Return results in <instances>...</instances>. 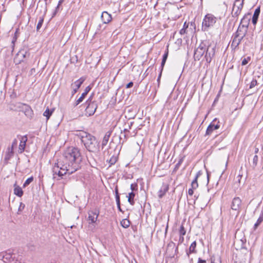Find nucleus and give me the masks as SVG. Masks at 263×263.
<instances>
[{"label":"nucleus","instance_id":"nucleus-31","mask_svg":"<svg viewBox=\"0 0 263 263\" xmlns=\"http://www.w3.org/2000/svg\"><path fill=\"white\" fill-rule=\"evenodd\" d=\"M33 181V177L32 176L28 178L24 182L23 184V187H25L28 186L30 183H31Z\"/></svg>","mask_w":263,"mask_h":263},{"label":"nucleus","instance_id":"nucleus-60","mask_svg":"<svg viewBox=\"0 0 263 263\" xmlns=\"http://www.w3.org/2000/svg\"><path fill=\"white\" fill-rule=\"evenodd\" d=\"M258 151H259V148L257 147H256L255 149V154L258 153Z\"/></svg>","mask_w":263,"mask_h":263},{"label":"nucleus","instance_id":"nucleus-3","mask_svg":"<svg viewBox=\"0 0 263 263\" xmlns=\"http://www.w3.org/2000/svg\"><path fill=\"white\" fill-rule=\"evenodd\" d=\"M215 45L212 46L210 44L206 47L203 43H201L194 51V58L195 60H200L205 52L204 58L206 62L210 63L215 55Z\"/></svg>","mask_w":263,"mask_h":263},{"label":"nucleus","instance_id":"nucleus-13","mask_svg":"<svg viewBox=\"0 0 263 263\" xmlns=\"http://www.w3.org/2000/svg\"><path fill=\"white\" fill-rule=\"evenodd\" d=\"M249 15L250 13L245 15L241 19L240 24L239 25H241V26H242V27H243L245 28V30H246L247 31L250 21V18L249 17Z\"/></svg>","mask_w":263,"mask_h":263},{"label":"nucleus","instance_id":"nucleus-17","mask_svg":"<svg viewBox=\"0 0 263 263\" xmlns=\"http://www.w3.org/2000/svg\"><path fill=\"white\" fill-rule=\"evenodd\" d=\"M112 131L109 130L105 134L101 144L102 149H103L104 146H106L108 142L109 139L111 135Z\"/></svg>","mask_w":263,"mask_h":263},{"label":"nucleus","instance_id":"nucleus-16","mask_svg":"<svg viewBox=\"0 0 263 263\" xmlns=\"http://www.w3.org/2000/svg\"><path fill=\"white\" fill-rule=\"evenodd\" d=\"M101 19L104 24H107L111 21L112 17L107 12L104 11L102 13Z\"/></svg>","mask_w":263,"mask_h":263},{"label":"nucleus","instance_id":"nucleus-43","mask_svg":"<svg viewBox=\"0 0 263 263\" xmlns=\"http://www.w3.org/2000/svg\"><path fill=\"white\" fill-rule=\"evenodd\" d=\"M91 87L88 86L85 88V91L83 92L85 95H87L88 92L90 90Z\"/></svg>","mask_w":263,"mask_h":263},{"label":"nucleus","instance_id":"nucleus-34","mask_svg":"<svg viewBox=\"0 0 263 263\" xmlns=\"http://www.w3.org/2000/svg\"><path fill=\"white\" fill-rule=\"evenodd\" d=\"M184 157H181L179 160L178 161V163L175 165L174 171H176L178 168H179L180 165L182 164V162L183 161Z\"/></svg>","mask_w":263,"mask_h":263},{"label":"nucleus","instance_id":"nucleus-54","mask_svg":"<svg viewBox=\"0 0 263 263\" xmlns=\"http://www.w3.org/2000/svg\"><path fill=\"white\" fill-rule=\"evenodd\" d=\"M185 28H183L182 29H181L180 30V33L181 34H183L185 33Z\"/></svg>","mask_w":263,"mask_h":263},{"label":"nucleus","instance_id":"nucleus-50","mask_svg":"<svg viewBox=\"0 0 263 263\" xmlns=\"http://www.w3.org/2000/svg\"><path fill=\"white\" fill-rule=\"evenodd\" d=\"M63 2H64V0H60L59 1L58 5L57 7H56V11H57L59 9L60 6L63 3Z\"/></svg>","mask_w":263,"mask_h":263},{"label":"nucleus","instance_id":"nucleus-11","mask_svg":"<svg viewBox=\"0 0 263 263\" xmlns=\"http://www.w3.org/2000/svg\"><path fill=\"white\" fill-rule=\"evenodd\" d=\"M14 144H16V140H15L13 142L12 147L11 148H8L7 152L5 156L4 161L5 164H7L8 161L10 159V158L13 156V145Z\"/></svg>","mask_w":263,"mask_h":263},{"label":"nucleus","instance_id":"nucleus-38","mask_svg":"<svg viewBox=\"0 0 263 263\" xmlns=\"http://www.w3.org/2000/svg\"><path fill=\"white\" fill-rule=\"evenodd\" d=\"M202 172L201 171H199L197 173L194 179L193 180V181L192 182L197 183V179H198V177H200L202 175Z\"/></svg>","mask_w":263,"mask_h":263},{"label":"nucleus","instance_id":"nucleus-41","mask_svg":"<svg viewBox=\"0 0 263 263\" xmlns=\"http://www.w3.org/2000/svg\"><path fill=\"white\" fill-rule=\"evenodd\" d=\"M25 205L22 202H20V206L18 209V214L19 212H22L25 208Z\"/></svg>","mask_w":263,"mask_h":263},{"label":"nucleus","instance_id":"nucleus-6","mask_svg":"<svg viewBox=\"0 0 263 263\" xmlns=\"http://www.w3.org/2000/svg\"><path fill=\"white\" fill-rule=\"evenodd\" d=\"M91 97L86 102L87 105L85 109V114L88 116L93 115L98 107L97 103L95 101H91Z\"/></svg>","mask_w":263,"mask_h":263},{"label":"nucleus","instance_id":"nucleus-5","mask_svg":"<svg viewBox=\"0 0 263 263\" xmlns=\"http://www.w3.org/2000/svg\"><path fill=\"white\" fill-rule=\"evenodd\" d=\"M217 18L213 14L208 13L205 15L202 22V30L207 31L208 28L213 27L216 23Z\"/></svg>","mask_w":263,"mask_h":263},{"label":"nucleus","instance_id":"nucleus-32","mask_svg":"<svg viewBox=\"0 0 263 263\" xmlns=\"http://www.w3.org/2000/svg\"><path fill=\"white\" fill-rule=\"evenodd\" d=\"M23 61V60L17 54L16 55V56L15 57V58L14 59V62L16 65L20 64Z\"/></svg>","mask_w":263,"mask_h":263},{"label":"nucleus","instance_id":"nucleus-22","mask_svg":"<svg viewBox=\"0 0 263 263\" xmlns=\"http://www.w3.org/2000/svg\"><path fill=\"white\" fill-rule=\"evenodd\" d=\"M3 258L6 259L7 261L11 262L13 260L14 257H13V254L10 253H6L5 255L3 256Z\"/></svg>","mask_w":263,"mask_h":263},{"label":"nucleus","instance_id":"nucleus-58","mask_svg":"<svg viewBox=\"0 0 263 263\" xmlns=\"http://www.w3.org/2000/svg\"><path fill=\"white\" fill-rule=\"evenodd\" d=\"M168 227V223H167V225H166V228H165V235H166V234L167 233V232Z\"/></svg>","mask_w":263,"mask_h":263},{"label":"nucleus","instance_id":"nucleus-42","mask_svg":"<svg viewBox=\"0 0 263 263\" xmlns=\"http://www.w3.org/2000/svg\"><path fill=\"white\" fill-rule=\"evenodd\" d=\"M257 81L256 80H253L250 84V88H252L253 87H255L257 85Z\"/></svg>","mask_w":263,"mask_h":263},{"label":"nucleus","instance_id":"nucleus-21","mask_svg":"<svg viewBox=\"0 0 263 263\" xmlns=\"http://www.w3.org/2000/svg\"><path fill=\"white\" fill-rule=\"evenodd\" d=\"M14 193L15 195L19 197H21L23 195V191L21 187L17 185L16 184L14 185Z\"/></svg>","mask_w":263,"mask_h":263},{"label":"nucleus","instance_id":"nucleus-45","mask_svg":"<svg viewBox=\"0 0 263 263\" xmlns=\"http://www.w3.org/2000/svg\"><path fill=\"white\" fill-rule=\"evenodd\" d=\"M133 85H134V83L133 82H130L129 83H128L126 86V88H131L133 86Z\"/></svg>","mask_w":263,"mask_h":263},{"label":"nucleus","instance_id":"nucleus-57","mask_svg":"<svg viewBox=\"0 0 263 263\" xmlns=\"http://www.w3.org/2000/svg\"><path fill=\"white\" fill-rule=\"evenodd\" d=\"M12 261H14L13 263H22L18 259H15L14 260V258H13V260H12Z\"/></svg>","mask_w":263,"mask_h":263},{"label":"nucleus","instance_id":"nucleus-27","mask_svg":"<svg viewBox=\"0 0 263 263\" xmlns=\"http://www.w3.org/2000/svg\"><path fill=\"white\" fill-rule=\"evenodd\" d=\"M52 112L53 110H50L48 107H47L43 113V116L46 117L47 120H48L50 117L51 116Z\"/></svg>","mask_w":263,"mask_h":263},{"label":"nucleus","instance_id":"nucleus-2","mask_svg":"<svg viewBox=\"0 0 263 263\" xmlns=\"http://www.w3.org/2000/svg\"><path fill=\"white\" fill-rule=\"evenodd\" d=\"M78 135L87 150L94 153L99 152L100 144L95 136L84 131L80 132Z\"/></svg>","mask_w":263,"mask_h":263},{"label":"nucleus","instance_id":"nucleus-14","mask_svg":"<svg viewBox=\"0 0 263 263\" xmlns=\"http://www.w3.org/2000/svg\"><path fill=\"white\" fill-rule=\"evenodd\" d=\"M216 121V119H215L212 123L208 126L206 131V135H210L214 130L217 129L219 128L220 125L217 123L215 124L214 122Z\"/></svg>","mask_w":263,"mask_h":263},{"label":"nucleus","instance_id":"nucleus-12","mask_svg":"<svg viewBox=\"0 0 263 263\" xmlns=\"http://www.w3.org/2000/svg\"><path fill=\"white\" fill-rule=\"evenodd\" d=\"M169 185L167 183H163L158 192V196L162 198L168 191Z\"/></svg>","mask_w":263,"mask_h":263},{"label":"nucleus","instance_id":"nucleus-47","mask_svg":"<svg viewBox=\"0 0 263 263\" xmlns=\"http://www.w3.org/2000/svg\"><path fill=\"white\" fill-rule=\"evenodd\" d=\"M243 1H244V0H242L240 4H239L238 6H236V7H239V8H240V10L241 11V10L242 9V7H243Z\"/></svg>","mask_w":263,"mask_h":263},{"label":"nucleus","instance_id":"nucleus-28","mask_svg":"<svg viewBox=\"0 0 263 263\" xmlns=\"http://www.w3.org/2000/svg\"><path fill=\"white\" fill-rule=\"evenodd\" d=\"M86 95H85L84 93H82L81 96L75 102L74 104V106H76L80 103H81L84 100V98L86 97Z\"/></svg>","mask_w":263,"mask_h":263},{"label":"nucleus","instance_id":"nucleus-1","mask_svg":"<svg viewBox=\"0 0 263 263\" xmlns=\"http://www.w3.org/2000/svg\"><path fill=\"white\" fill-rule=\"evenodd\" d=\"M82 159L78 148L68 147L63 154L62 160L55 163L52 168L53 178H56L55 175L61 178L66 173L71 174L78 170L81 167Z\"/></svg>","mask_w":263,"mask_h":263},{"label":"nucleus","instance_id":"nucleus-61","mask_svg":"<svg viewBox=\"0 0 263 263\" xmlns=\"http://www.w3.org/2000/svg\"><path fill=\"white\" fill-rule=\"evenodd\" d=\"M208 182L209 181V173L207 171Z\"/></svg>","mask_w":263,"mask_h":263},{"label":"nucleus","instance_id":"nucleus-36","mask_svg":"<svg viewBox=\"0 0 263 263\" xmlns=\"http://www.w3.org/2000/svg\"><path fill=\"white\" fill-rule=\"evenodd\" d=\"M117 157L116 156H112L110 158V159L108 161V162L109 163V166H111V165L115 164V163L117 162Z\"/></svg>","mask_w":263,"mask_h":263},{"label":"nucleus","instance_id":"nucleus-24","mask_svg":"<svg viewBox=\"0 0 263 263\" xmlns=\"http://www.w3.org/2000/svg\"><path fill=\"white\" fill-rule=\"evenodd\" d=\"M168 51H167L164 53V54L163 55V58H162V60L161 64V71L163 70L164 66L165 65V63L168 57Z\"/></svg>","mask_w":263,"mask_h":263},{"label":"nucleus","instance_id":"nucleus-48","mask_svg":"<svg viewBox=\"0 0 263 263\" xmlns=\"http://www.w3.org/2000/svg\"><path fill=\"white\" fill-rule=\"evenodd\" d=\"M116 200L117 204L120 203L119 195H118V194L116 195Z\"/></svg>","mask_w":263,"mask_h":263},{"label":"nucleus","instance_id":"nucleus-15","mask_svg":"<svg viewBox=\"0 0 263 263\" xmlns=\"http://www.w3.org/2000/svg\"><path fill=\"white\" fill-rule=\"evenodd\" d=\"M27 141V137L26 136L21 137L18 148V152L20 153H22L24 151Z\"/></svg>","mask_w":263,"mask_h":263},{"label":"nucleus","instance_id":"nucleus-10","mask_svg":"<svg viewBox=\"0 0 263 263\" xmlns=\"http://www.w3.org/2000/svg\"><path fill=\"white\" fill-rule=\"evenodd\" d=\"M99 212L97 210L91 211L88 212V220L89 223H95L97 220Z\"/></svg>","mask_w":263,"mask_h":263},{"label":"nucleus","instance_id":"nucleus-35","mask_svg":"<svg viewBox=\"0 0 263 263\" xmlns=\"http://www.w3.org/2000/svg\"><path fill=\"white\" fill-rule=\"evenodd\" d=\"M44 22V18L43 17H40L39 21L36 26V30L39 31V30L41 28L43 23Z\"/></svg>","mask_w":263,"mask_h":263},{"label":"nucleus","instance_id":"nucleus-40","mask_svg":"<svg viewBox=\"0 0 263 263\" xmlns=\"http://www.w3.org/2000/svg\"><path fill=\"white\" fill-rule=\"evenodd\" d=\"M250 60V57H247V58H244L242 60L241 65L242 66L246 65V64H248V63L249 62V61Z\"/></svg>","mask_w":263,"mask_h":263},{"label":"nucleus","instance_id":"nucleus-8","mask_svg":"<svg viewBox=\"0 0 263 263\" xmlns=\"http://www.w3.org/2000/svg\"><path fill=\"white\" fill-rule=\"evenodd\" d=\"M85 80V78L81 77L71 84L70 87L72 89V96H73L77 92L78 90L81 87V85L83 83Z\"/></svg>","mask_w":263,"mask_h":263},{"label":"nucleus","instance_id":"nucleus-56","mask_svg":"<svg viewBox=\"0 0 263 263\" xmlns=\"http://www.w3.org/2000/svg\"><path fill=\"white\" fill-rule=\"evenodd\" d=\"M117 207H118V210L122 212V209L121 208L120 203H117Z\"/></svg>","mask_w":263,"mask_h":263},{"label":"nucleus","instance_id":"nucleus-39","mask_svg":"<svg viewBox=\"0 0 263 263\" xmlns=\"http://www.w3.org/2000/svg\"><path fill=\"white\" fill-rule=\"evenodd\" d=\"M179 234H180V235H181V236H184L186 234V231L182 224L181 226V227L180 228Z\"/></svg>","mask_w":263,"mask_h":263},{"label":"nucleus","instance_id":"nucleus-18","mask_svg":"<svg viewBox=\"0 0 263 263\" xmlns=\"http://www.w3.org/2000/svg\"><path fill=\"white\" fill-rule=\"evenodd\" d=\"M196 241H194L191 243V246H190L189 249L186 250V254L188 257H190V254L197 253V251L196 250Z\"/></svg>","mask_w":263,"mask_h":263},{"label":"nucleus","instance_id":"nucleus-4","mask_svg":"<svg viewBox=\"0 0 263 263\" xmlns=\"http://www.w3.org/2000/svg\"><path fill=\"white\" fill-rule=\"evenodd\" d=\"M13 105V104L12 105ZM14 107H11V109L18 110V111H22L24 112L26 116L31 119L33 116V111L31 107L24 103L21 102H16L13 105Z\"/></svg>","mask_w":263,"mask_h":263},{"label":"nucleus","instance_id":"nucleus-63","mask_svg":"<svg viewBox=\"0 0 263 263\" xmlns=\"http://www.w3.org/2000/svg\"><path fill=\"white\" fill-rule=\"evenodd\" d=\"M123 132L125 133V132H128V129H124Z\"/></svg>","mask_w":263,"mask_h":263},{"label":"nucleus","instance_id":"nucleus-55","mask_svg":"<svg viewBox=\"0 0 263 263\" xmlns=\"http://www.w3.org/2000/svg\"><path fill=\"white\" fill-rule=\"evenodd\" d=\"M162 72V71H161V69L160 73H159V76H158V78L157 79V81L158 82V84H159V82H160V78H161V76Z\"/></svg>","mask_w":263,"mask_h":263},{"label":"nucleus","instance_id":"nucleus-23","mask_svg":"<svg viewBox=\"0 0 263 263\" xmlns=\"http://www.w3.org/2000/svg\"><path fill=\"white\" fill-rule=\"evenodd\" d=\"M245 28L239 25L236 32L233 34L236 35V36H241L243 34V32H244Z\"/></svg>","mask_w":263,"mask_h":263},{"label":"nucleus","instance_id":"nucleus-51","mask_svg":"<svg viewBox=\"0 0 263 263\" xmlns=\"http://www.w3.org/2000/svg\"><path fill=\"white\" fill-rule=\"evenodd\" d=\"M242 174H239L238 176L237 177V178L238 179V182L240 184V180L241 179V178H242Z\"/></svg>","mask_w":263,"mask_h":263},{"label":"nucleus","instance_id":"nucleus-7","mask_svg":"<svg viewBox=\"0 0 263 263\" xmlns=\"http://www.w3.org/2000/svg\"><path fill=\"white\" fill-rule=\"evenodd\" d=\"M247 33V31L244 30V32H243V34L241 36H236V35H233L232 36V41L231 43V47L234 49H236L239 44H240L242 40L243 39V37L246 36Z\"/></svg>","mask_w":263,"mask_h":263},{"label":"nucleus","instance_id":"nucleus-62","mask_svg":"<svg viewBox=\"0 0 263 263\" xmlns=\"http://www.w3.org/2000/svg\"><path fill=\"white\" fill-rule=\"evenodd\" d=\"M185 25H186V23H184L183 28H187L188 25H187L186 26Z\"/></svg>","mask_w":263,"mask_h":263},{"label":"nucleus","instance_id":"nucleus-19","mask_svg":"<svg viewBox=\"0 0 263 263\" xmlns=\"http://www.w3.org/2000/svg\"><path fill=\"white\" fill-rule=\"evenodd\" d=\"M240 0H236L235 3L234 4L232 11V16L234 17H237L240 13L241 10L239 7H236V3L239 2Z\"/></svg>","mask_w":263,"mask_h":263},{"label":"nucleus","instance_id":"nucleus-26","mask_svg":"<svg viewBox=\"0 0 263 263\" xmlns=\"http://www.w3.org/2000/svg\"><path fill=\"white\" fill-rule=\"evenodd\" d=\"M121 225L124 228H127L130 225V221L127 219H124L121 221Z\"/></svg>","mask_w":263,"mask_h":263},{"label":"nucleus","instance_id":"nucleus-37","mask_svg":"<svg viewBox=\"0 0 263 263\" xmlns=\"http://www.w3.org/2000/svg\"><path fill=\"white\" fill-rule=\"evenodd\" d=\"M263 221V217L262 216H259V217L258 218L256 222L254 224V229H256L259 225Z\"/></svg>","mask_w":263,"mask_h":263},{"label":"nucleus","instance_id":"nucleus-64","mask_svg":"<svg viewBox=\"0 0 263 263\" xmlns=\"http://www.w3.org/2000/svg\"><path fill=\"white\" fill-rule=\"evenodd\" d=\"M45 3V5H47V0H44Z\"/></svg>","mask_w":263,"mask_h":263},{"label":"nucleus","instance_id":"nucleus-46","mask_svg":"<svg viewBox=\"0 0 263 263\" xmlns=\"http://www.w3.org/2000/svg\"><path fill=\"white\" fill-rule=\"evenodd\" d=\"M137 186V184H131L130 189L133 191L136 189Z\"/></svg>","mask_w":263,"mask_h":263},{"label":"nucleus","instance_id":"nucleus-9","mask_svg":"<svg viewBox=\"0 0 263 263\" xmlns=\"http://www.w3.org/2000/svg\"><path fill=\"white\" fill-rule=\"evenodd\" d=\"M241 200L238 197H234L231 203V209L234 211H239L241 205Z\"/></svg>","mask_w":263,"mask_h":263},{"label":"nucleus","instance_id":"nucleus-20","mask_svg":"<svg viewBox=\"0 0 263 263\" xmlns=\"http://www.w3.org/2000/svg\"><path fill=\"white\" fill-rule=\"evenodd\" d=\"M260 12V7H258L255 10L254 12L252 22L253 25H255L257 22L258 18Z\"/></svg>","mask_w":263,"mask_h":263},{"label":"nucleus","instance_id":"nucleus-29","mask_svg":"<svg viewBox=\"0 0 263 263\" xmlns=\"http://www.w3.org/2000/svg\"><path fill=\"white\" fill-rule=\"evenodd\" d=\"M27 54L29 55V53H28L26 51L24 50L19 51V52L17 53V54L20 56L23 60L26 58Z\"/></svg>","mask_w":263,"mask_h":263},{"label":"nucleus","instance_id":"nucleus-52","mask_svg":"<svg viewBox=\"0 0 263 263\" xmlns=\"http://www.w3.org/2000/svg\"><path fill=\"white\" fill-rule=\"evenodd\" d=\"M206 261L205 260L202 259L201 258H199L198 259L197 263H206Z\"/></svg>","mask_w":263,"mask_h":263},{"label":"nucleus","instance_id":"nucleus-30","mask_svg":"<svg viewBox=\"0 0 263 263\" xmlns=\"http://www.w3.org/2000/svg\"><path fill=\"white\" fill-rule=\"evenodd\" d=\"M211 263H221L220 258L218 256H212L211 258Z\"/></svg>","mask_w":263,"mask_h":263},{"label":"nucleus","instance_id":"nucleus-33","mask_svg":"<svg viewBox=\"0 0 263 263\" xmlns=\"http://www.w3.org/2000/svg\"><path fill=\"white\" fill-rule=\"evenodd\" d=\"M258 160V156L256 155L254 156L253 159V162H252V166L253 168H255L256 166V165L257 164Z\"/></svg>","mask_w":263,"mask_h":263},{"label":"nucleus","instance_id":"nucleus-49","mask_svg":"<svg viewBox=\"0 0 263 263\" xmlns=\"http://www.w3.org/2000/svg\"><path fill=\"white\" fill-rule=\"evenodd\" d=\"M193 190H194V189H193V188L190 189L189 190L188 194H189V195H190V196H192L193 195V194H194Z\"/></svg>","mask_w":263,"mask_h":263},{"label":"nucleus","instance_id":"nucleus-25","mask_svg":"<svg viewBox=\"0 0 263 263\" xmlns=\"http://www.w3.org/2000/svg\"><path fill=\"white\" fill-rule=\"evenodd\" d=\"M135 196V194L133 192L129 193L128 194V201L129 202V203L131 205H134L135 203V202L134 200V198Z\"/></svg>","mask_w":263,"mask_h":263},{"label":"nucleus","instance_id":"nucleus-44","mask_svg":"<svg viewBox=\"0 0 263 263\" xmlns=\"http://www.w3.org/2000/svg\"><path fill=\"white\" fill-rule=\"evenodd\" d=\"M191 186H192V188H193L194 189H197L198 186V182L197 183L192 182Z\"/></svg>","mask_w":263,"mask_h":263},{"label":"nucleus","instance_id":"nucleus-59","mask_svg":"<svg viewBox=\"0 0 263 263\" xmlns=\"http://www.w3.org/2000/svg\"><path fill=\"white\" fill-rule=\"evenodd\" d=\"M115 193H116V195H119V193H118V187L117 186H116V187L115 188Z\"/></svg>","mask_w":263,"mask_h":263},{"label":"nucleus","instance_id":"nucleus-53","mask_svg":"<svg viewBox=\"0 0 263 263\" xmlns=\"http://www.w3.org/2000/svg\"><path fill=\"white\" fill-rule=\"evenodd\" d=\"M184 241V237H183V236H181L180 235V237H179V241L180 242V243H182Z\"/></svg>","mask_w":263,"mask_h":263}]
</instances>
